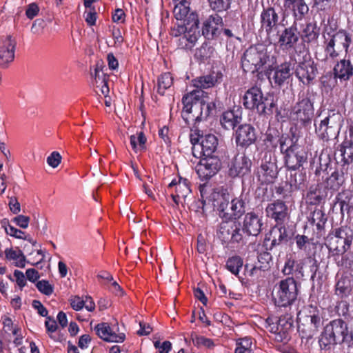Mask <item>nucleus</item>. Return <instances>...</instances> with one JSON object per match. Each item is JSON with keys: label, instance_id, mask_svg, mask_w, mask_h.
<instances>
[{"label": "nucleus", "instance_id": "nucleus-1", "mask_svg": "<svg viewBox=\"0 0 353 353\" xmlns=\"http://www.w3.org/2000/svg\"><path fill=\"white\" fill-rule=\"evenodd\" d=\"M207 93L201 90H193L182 98L183 105L181 116L186 124L196 123L206 119L216 110L214 102H205Z\"/></svg>", "mask_w": 353, "mask_h": 353}, {"label": "nucleus", "instance_id": "nucleus-2", "mask_svg": "<svg viewBox=\"0 0 353 353\" xmlns=\"http://www.w3.org/2000/svg\"><path fill=\"white\" fill-rule=\"evenodd\" d=\"M281 152L284 154L285 164L288 170L299 169L307 159V153L298 140L282 136L279 139Z\"/></svg>", "mask_w": 353, "mask_h": 353}, {"label": "nucleus", "instance_id": "nucleus-3", "mask_svg": "<svg viewBox=\"0 0 353 353\" xmlns=\"http://www.w3.org/2000/svg\"><path fill=\"white\" fill-rule=\"evenodd\" d=\"M353 240L350 228L342 226L333 229L325 238V245L333 259L344 254L350 249Z\"/></svg>", "mask_w": 353, "mask_h": 353}, {"label": "nucleus", "instance_id": "nucleus-4", "mask_svg": "<svg viewBox=\"0 0 353 353\" xmlns=\"http://www.w3.org/2000/svg\"><path fill=\"white\" fill-rule=\"evenodd\" d=\"M270 61L268 48L263 44H257L248 48L241 58V66L244 72L262 73Z\"/></svg>", "mask_w": 353, "mask_h": 353}, {"label": "nucleus", "instance_id": "nucleus-5", "mask_svg": "<svg viewBox=\"0 0 353 353\" xmlns=\"http://www.w3.org/2000/svg\"><path fill=\"white\" fill-rule=\"evenodd\" d=\"M347 335V324L342 319H335L324 328L319 343L322 350H330L336 343L343 342Z\"/></svg>", "mask_w": 353, "mask_h": 353}, {"label": "nucleus", "instance_id": "nucleus-6", "mask_svg": "<svg viewBox=\"0 0 353 353\" xmlns=\"http://www.w3.org/2000/svg\"><path fill=\"white\" fill-rule=\"evenodd\" d=\"M351 41L350 35L344 30L328 35L327 38L325 37V60H334L343 52H347Z\"/></svg>", "mask_w": 353, "mask_h": 353}, {"label": "nucleus", "instance_id": "nucleus-7", "mask_svg": "<svg viewBox=\"0 0 353 353\" xmlns=\"http://www.w3.org/2000/svg\"><path fill=\"white\" fill-rule=\"evenodd\" d=\"M297 292V284L294 278L288 277L281 281L272 292L275 305L279 307L291 305L296 299Z\"/></svg>", "mask_w": 353, "mask_h": 353}, {"label": "nucleus", "instance_id": "nucleus-8", "mask_svg": "<svg viewBox=\"0 0 353 353\" xmlns=\"http://www.w3.org/2000/svg\"><path fill=\"white\" fill-rule=\"evenodd\" d=\"M341 116L339 113L332 112L319 124L315 123L316 133L323 141L335 139L340 131Z\"/></svg>", "mask_w": 353, "mask_h": 353}, {"label": "nucleus", "instance_id": "nucleus-9", "mask_svg": "<svg viewBox=\"0 0 353 353\" xmlns=\"http://www.w3.org/2000/svg\"><path fill=\"white\" fill-rule=\"evenodd\" d=\"M294 70L295 77L304 85L310 86L315 83L318 68L310 57H304L302 61L296 62Z\"/></svg>", "mask_w": 353, "mask_h": 353}, {"label": "nucleus", "instance_id": "nucleus-10", "mask_svg": "<svg viewBox=\"0 0 353 353\" xmlns=\"http://www.w3.org/2000/svg\"><path fill=\"white\" fill-rule=\"evenodd\" d=\"M260 23L263 30L267 34L268 39L272 41H275L276 33H279V27L281 25L279 12L273 7L263 8L260 15Z\"/></svg>", "mask_w": 353, "mask_h": 353}, {"label": "nucleus", "instance_id": "nucleus-11", "mask_svg": "<svg viewBox=\"0 0 353 353\" xmlns=\"http://www.w3.org/2000/svg\"><path fill=\"white\" fill-rule=\"evenodd\" d=\"M278 173L276 159L265 153L260 166L255 171L257 179L261 183H270L277 177Z\"/></svg>", "mask_w": 353, "mask_h": 353}, {"label": "nucleus", "instance_id": "nucleus-12", "mask_svg": "<svg viewBox=\"0 0 353 353\" xmlns=\"http://www.w3.org/2000/svg\"><path fill=\"white\" fill-rule=\"evenodd\" d=\"M199 24V20L197 14L192 13L187 19V25L190 26L188 31L178 40V47L179 48L191 50L195 46L200 37Z\"/></svg>", "mask_w": 353, "mask_h": 353}, {"label": "nucleus", "instance_id": "nucleus-13", "mask_svg": "<svg viewBox=\"0 0 353 353\" xmlns=\"http://www.w3.org/2000/svg\"><path fill=\"white\" fill-rule=\"evenodd\" d=\"M291 118L302 125H307L311 122L314 116L313 103L308 97L299 99L293 107L291 112Z\"/></svg>", "mask_w": 353, "mask_h": 353}, {"label": "nucleus", "instance_id": "nucleus-14", "mask_svg": "<svg viewBox=\"0 0 353 353\" xmlns=\"http://www.w3.org/2000/svg\"><path fill=\"white\" fill-rule=\"evenodd\" d=\"M218 145V139L214 134H208L201 136L198 143H193L192 148V155L196 158L214 156Z\"/></svg>", "mask_w": 353, "mask_h": 353}, {"label": "nucleus", "instance_id": "nucleus-15", "mask_svg": "<svg viewBox=\"0 0 353 353\" xmlns=\"http://www.w3.org/2000/svg\"><path fill=\"white\" fill-rule=\"evenodd\" d=\"M196 166V172L202 180L214 176L221 168V160L216 156L203 157Z\"/></svg>", "mask_w": 353, "mask_h": 353}, {"label": "nucleus", "instance_id": "nucleus-16", "mask_svg": "<svg viewBox=\"0 0 353 353\" xmlns=\"http://www.w3.org/2000/svg\"><path fill=\"white\" fill-rule=\"evenodd\" d=\"M201 201L203 205H205L208 201H212L214 207L221 209L222 203L226 201V196H230L226 190L224 189H212L208 185H201L199 188Z\"/></svg>", "mask_w": 353, "mask_h": 353}, {"label": "nucleus", "instance_id": "nucleus-17", "mask_svg": "<svg viewBox=\"0 0 353 353\" xmlns=\"http://www.w3.org/2000/svg\"><path fill=\"white\" fill-rule=\"evenodd\" d=\"M252 161L243 154H236L229 164L228 174L231 177L243 176L251 171Z\"/></svg>", "mask_w": 353, "mask_h": 353}, {"label": "nucleus", "instance_id": "nucleus-18", "mask_svg": "<svg viewBox=\"0 0 353 353\" xmlns=\"http://www.w3.org/2000/svg\"><path fill=\"white\" fill-rule=\"evenodd\" d=\"M94 330L97 336L106 342L122 343L125 339V335L123 333H117L114 330V325L110 327L108 323L97 324Z\"/></svg>", "mask_w": 353, "mask_h": 353}, {"label": "nucleus", "instance_id": "nucleus-19", "mask_svg": "<svg viewBox=\"0 0 353 353\" xmlns=\"http://www.w3.org/2000/svg\"><path fill=\"white\" fill-rule=\"evenodd\" d=\"M274 38V41L278 39L277 43L281 48L288 50L294 48L299 41V32H297L296 27L292 25L289 28H285L280 34L276 33Z\"/></svg>", "mask_w": 353, "mask_h": 353}, {"label": "nucleus", "instance_id": "nucleus-20", "mask_svg": "<svg viewBox=\"0 0 353 353\" xmlns=\"http://www.w3.org/2000/svg\"><path fill=\"white\" fill-rule=\"evenodd\" d=\"M223 25V19L217 14L210 15L203 22L202 34L208 39H212L220 32L219 27Z\"/></svg>", "mask_w": 353, "mask_h": 353}, {"label": "nucleus", "instance_id": "nucleus-21", "mask_svg": "<svg viewBox=\"0 0 353 353\" xmlns=\"http://www.w3.org/2000/svg\"><path fill=\"white\" fill-rule=\"evenodd\" d=\"M16 41L11 36L6 37L0 42V65L6 68L14 59Z\"/></svg>", "mask_w": 353, "mask_h": 353}, {"label": "nucleus", "instance_id": "nucleus-22", "mask_svg": "<svg viewBox=\"0 0 353 353\" xmlns=\"http://www.w3.org/2000/svg\"><path fill=\"white\" fill-rule=\"evenodd\" d=\"M298 318L300 321L303 320L305 323L310 326V330L313 332L317 331L321 325V318L319 310L316 307L309 305L299 313Z\"/></svg>", "mask_w": 353, "mask_h": 353}, {"label": "nucleus", "instance_id": "nucleus-23", "mask_svg": "<svg viewBox=\"0 0 353 353\" xmlns=\"http://www.w3.org/2000/svg\"><path fill=\"white\" fill-rule=\"evenodd\" d=\"M256 139L255 130L249 124L241 125L236 131V142L240 146L248 147Z\"/></svg>", "mask_w": 353, "mask_h": 353}, {"label": "nucleus", "instance_id": "nucleus-24", "mask_svg": "<svg viewBox=\"0 0 353 353\" xmlns=\"http://www.w3.org/2000/svg\"><path fill=\"white\" fill-rule=\"evenodd\" d=\"M223 74L220 71L212 72L210 74L201 76L192 81L195 90L208 89L222 81Z\"/></svg>", "mask_w": 353, "mask_h": 353}, {"label": "nucleus", "instance_id": "nucleus-25", "mask_svg": "<svg viewBox=\"0 0 353 353\" xmlns=\"http://www.w3.org/2000/svg\"><path fill=\"white\" fill-rule=\"evenodd\" d=\"M267 215L277 223L283 222L288 215V208L285 202L276 200L269 203L265 209Z\"/></svg>", "mask_w": 353, "mask_h": 353}, {"label": "nucleus", "instance_id": "nucleus-26", "mask_svg": "<svg viewBox=\"0 0 353 353\" xmlns=\"http://www.w3.org/2000/svg\"><path fill=\"white\" fill-rule=\"evenodd\" d=\"M262 225L258 215L254 212H248L244 217L242 230L249 236H257L261 230Z\"/></svg>", "mask_w": 353, "mask_h": 353}, {"label": "nucleus", "instance_id": "nucleus-27", "mask_svg": "<svg viewBox=\"0 0 353 353\" xmlns=\"http://www.w3.org/2000/svg\"><path fill=\"white\" fill-rule=\"evenodd\" d=\"M264 96L261 88L252 87L243 96V105L247 109L256 110Z\"/></svg>", "mask_w": 353, "mask_h": 353}, {"label": "nucleus", "instance_id": "nucleus-28", "mask_svg": "<svg viewBox=\"0 0 353 353\" xmlns=\"http://www.w3.org/2000/svg\"><path fill=\"white\" fill-rule=\"evenodd\" d=\"M334 74L341 81H347L353 75V65L350 60L341 59L334 68Z\"/></svg>", "mask_w": 353, "mask_h": 353}, {"label": "nucleus", "instance_id": "nucleus-29", "mask_svg": "<svg viewBox=\"0 0 353 353\" xmlns=\"http://www.w3.org/2000/svg\"><path fill=\"white\" fill-rule=\"evenodd\" d=\"M270 235V238L272 239L270 250L272 249L273 247L279 245L282 243H287L289 240L287 229L285 226L281 225H277L272 228Z\"/></svg>", "mask_w": 353, "mask_h": 353}, {"label": "nucleus", "instance_id": "nucleus-30", "mask_svg": "<svg viewBox=\"0 0 353 353\" xmlns=\"http://www.w3.org/2000/svg\"><path fill=\"white\" fill-rule=\"evenodd\" d=\"M275 109L276 101L272 94L268 93L263 97L256 110L260 115L268 116L272 115Z\"/></svg>", "mask_w": 353, "mask_h": 353}, {"label": "nucleus", "instance_id": "nucleus-31", "mask_svg": "<svg viewBox=\"0 0 353 353\" xmlns=\"http://www.w3.org/2000/svg\"><path fill=\"white\" fill-rule=\"evenodd\" d=\"M292 74L291 63L290 62L281 63L275 68L273 77L274 83L278 85H281Z\"/></svg>", "mask_w": 353, "mask_h": 353}, {"label": "nucleus", "instance_id": "nucleus-32", "mask_svg": "<svg viewBox=\"0 0 353 353\" xmlns=\"http://www.w3.org/2000/svg\"><path fill=\"white\" fill-rule=\"evenodd\" d=\"M339 152L342 157L341 161L343 163V166L349 165L353 162V141L347 137L339 145Z\"/></svg>", "mask_w": 353, "mask_h": 353}, {"label": "nucleus", "instance_id": "nucleus-33", "mask_svg": "<svg viewBox=\"0 0 353 353\" xmlns=\"http://www.w3.org/2000/svg\"><path fill=\"white\" fill-rule=\"evenodd\" d=\"M174 4V7L173 9V14L174 17L177 21H180L182 22H187V19H188L189 16L192 13H194L192 12L190 13V3L179 2L176 0H172Z\"/></svg>", "mask_w": 353, "mask_h": 353}, {"label": "nucleus", "instance_id": "nucleus-34", "mask_svg": "<svg viewBox=\"0 0 353 353\" xmlns=\"http://www.w3.org/2000/svg\"><path fill=\"white\" fill-rule=\"evenodd\" d=\"M352 290V282L350 276L343 274L339 279L336 285V294L341 297L348 296Z\"/></svg>", "mask_w": 353, "mask_h": 353}, {"label": "nucleus", "instance_id": "nucleus-35", "mask_svg": "<svg viewBox=\"0 0 353 353\" xmlns=\"http://www.w3.org/2000/svg\"><path fill=\"white\" fill-rule=\"evenodd\" d=\"M173 186L176 187L175 190L178 196H181L183 199L186 198L191 192L190 183L186 179L180 177L178 181L176 180L172 181L169 187L172 188Z\"/></svg>", "mask_w": 353, "mask_h": 353}, {"label": "nucleus", "instance_id": "nucleus-36", "mask_svg": "<svg viewBox=\"0 0 353 353\" xmlns=\"http://www.w3.org/2000/svg\"><path fill=\"white\" fill-rule=\"evenodd\" d=\"M241 117L234 114L233 111L225 112L221 117V123L225 129H233L239 123Z\"/></svg>", "mask_w": 353, "mask_h": 353}, {"label": "nucleus", "instance_id": "nucleus-37", "mask_svg": "<svg viewBox=\"0 0 353 353\" xmlns=\"http://www.w3.org/2000/svg\"><path fill=\"white\" fill-rule=\"evenodd\" d=\"M289 171L290 177L288 180L290 186L295 189L301 188V186L304 184V182L306 180L305 173L299 170V169L295 170L294 171L289 170Z\"/></svg>", "mask_w": 353, "mask_h": 353}, {"label": "nucleus", "instance_id": "nucleus-38", "mask_svg": "<svg viewBox=\"0 0 353 353\" xmlns=\"http://www.w3.org/2000/svg\"><path fill=\"white\" fill-rule=\"evenodd\" d=\"M232 214H228L230 217H234V220L239 219L245 212V203L241 198H235L230 200Z\"/></svg>", "mask_w": 353, "mask_h": 353}, {"label": "nucleus", "instance_id": "nucleus-39", "mask_svg": "<svg viewBox=\"0 0 353 353\" xmlns=\"http://www.w3.org/2000/svg\"><path fill=\"white\" fill-rule=\"evenodd\" d=\"M146 137L143 132L130 137V145L132 150L137 152L145 148Z\"/></svg>", "mask_w": 353, "mask_h": 353}, {"label": "nucleus", "instance_id": "nucleus-40", "mask_svg": "<svg viewBox=\"0 0 353 353\" xmlns=\"http://www.w3.org/2000/svg\"><path fill=\"white\" fill-rule=\"evenodd\" d=\"M5 254L8 260L16 261V266L19 268L25 267L26 257L21 250L18 249L16 250L12 248L6 249L5 250Z\"/></svg>", "mask_w": 353, "mask_h": 353}, {"label": "nucleus", "instance_id": "nucleus-41", "mask_svg": "<svg viewBox=\"0 0 353 353\" xmlns=\"http://www.w3.org/2000/svg\"><path fill=\"white\" fill-rule=\"evenodd\" d=\"M345 181L344 173L343 171H334L327 180V185L331 189L338 190Z\"/></svg>", "mask_w": 353, "mask_h": 353}, {"label": "nucleus", "instance_id": "nucleus-42", "mask_svg": "<svg viewBox=\"0 0 353 353\" xmlns=\"http://www.w3.org/2000/svg\"><path fill=\"white\" fill-rule=\"evenodd\" d=\"M310 221L311 224L316 225L318 230H321L324 227L327 217L323 210L316 208L311 213Z\"/></svg>", "mask_w": 353, "mask_h": 353}, {"label": "nucleus", "instance_id": "nucleus-43", "mask_svg": "<svg viewBox=\"0 0 353 353\" xmlns=\"http://www.w3.org/2000/svg\"><path fill=\"white\" fill-rule=\"evenodd\" d=\"M334 260L339 267L353 271V252H345Z\"/></svg>", "mask_w": 353, "mask_h": 353}, {"label": "nucleus", "instance_id": "nucleus-44", "mask_svg": "<svg viewBox=\"0 0 353 353\" xmlns=\"http://www.w3.org/2000/svg\"><path fill=\"white\" fill-rule=\"evenodd\" d=\"M233 227L234 224L228 221L222 222L217 233L219 238L223 242L230 241L232 233L231 230H233Z\"/></svg>", "mask_w": 353, "mask_h": 353}, {"label": "nucleus", "instance_id": "nucleus-45", "mask_svg": "<svg viewBox=\"0 0 353 353\" xmlns=\"http://www.w3.org/2000/svg\"><path fill=\"white\" fill-rule=\"evenodd\" d=\"M293 14L296 20H301L309 11L304 0H297L293 4Z\"/></svg>", "mask_w": 353, "mask_h": 353}, {"label": "nucleus", "instance_id": "nucleus-46", "mask_svg": "<svg viewBox=\"0 0 353 353\" xmlns=\"http://www.w3.org/2000/svg\"><path fill=\"white\" fill-rule=\"evenodd\" d=\"M172 85V77L171 74L165 72L158 78L157 92L163 95L165 91Z\"/></svg>", "mask_w": 353, "mask_h": 353}, {"label": "nucleus", "instance_id": "nucleus-47", "mask_svg": "<svg viewBox=\"0 0 353 353\" xmlns=\"http://www.w3.org/2000/svg\"><path fill=\"white\" fill-rule=\"evenodd\" d=\"M303 266L300 264L296 265V261L292 258H289L286 260L284 268L282 270V272L285 275H291L294 272H298L299 274H301L303 276L302 273Z\"/></svg>", "mask_w": 353, "mask_h": 353}, {"label": "nucleus", "instance_id": "nucleus-48", "mask_svg": "<svg viewBox=\"0 0 353 353\" xmlns=\"http://www.w3.org/2000/svg\"><path fill=\"white\" fill-rule=\"evenodd\" d=\"M319 36L318 30H316V26L314 23H307L305 27L303 30L302 37L305 41L311 42L317 39Z\"/></svg>", "mask_w": 353, "mask_h": 353}, {"label": "nucleus", "instance_id": "nucleus-49", "mask_svg": "<svg viewBox=\"0 0 353 353\" xmlns=\"http://www.w3.org/2000/svg\"><path fill=\"white\" fill-rule=\"evenodd\" d=\"M243 266V260L239 256L230 257L226 262L227 269L232 274L237 275Z\"/></svg>", "mask_w": 353, "mask_h": 353}, {"label": "nucleus", "instance_id": "nucleus-50", "mask_svg": "<svg viewBox=\"0 0 353 353\" xmlns=\"http://www.w3.org/2000/svg\"><path fill=\"white\" fill-rule=\"evenodd\" d=\"M295 241L298 248L304 252L310 251L311 245H314L313 239L308 238L305 235L297 234L295 236Z\"/></svg>", "mask_w": 353, "mask_h": 353}, {"label": "nucleus", "instance_id": "nucleus-51", "mask_svg": "<svg viewBox=\"0 0 353 353\" xmlns=\"http://www.w3.org/2000/svg\"><path fill=\"white\" fill-rule=\"evenodd\" d=\"M213 49L208 42H204L201 46L196 50L194 57L199 60H205L210 57Z\"/></svg>", "mask_w": 353, "mask_h": 353}, {"label": "nucleus", "instance_id": "nucleus-52", "mask_svg": "<svg viewBox=\"0 0 353 353\" xmlns=\"http://www.w3.org/2000/svg\"><path fill=\"white\" fill-rule=\"evenodd\" d=\"M258 265L263 271H265L270 268L272 261V255L268 252H263L258 255Z\"/></svg>", "mask_w": 353, "mask_h": 353}, {"label": "nucleus", "instance_id": "nucleus-53", "mask_svg": "<svg viewBox=\"0 0 353 353\" xmlns=\"http://www.w3.org/2000/svg\"><path fill=\"white\" fill-rule=\"evenodd\" d=\"M226 201L225 200V203H222L221 206V209L219 210V216L227 221L234 219V217H230L228 214H232L233 211H232V207L230 204V201L231 200L230 196H226Z\"/></svg>", "mask_w": 353, "mask_h": 353}, {"label": "nucleus", "instance_id": "nucleus-54", "mask_svg": "<svg viewBox=\"0 0 353 353\" xmlns=\"http://www.w3.org/2000/svg\"><path fill=\"white\" fill-rule=\"evenodd\" d=\"M211 8L217 12L227 10L230 7L231 0H209Z\"/></svg>", "mask_w": 353, "mask_h": 353}, {"label": "nucleus", "instance_id": "nucleus-55", "mask_svg": "<svg viewBox=\"0 0 353 353\" xmlns=\"http://www.w3.org/2000/svg\"><path fill=\"white\" fill-rule=\"evenodd\" d=\"M192 339L193 344L198 347L204 346L208 348H212L214 346V341L212 339L203 336L195 335L192 336Z\"/></svg>", "mask_w": 353, "mask_h": 353}, {"label": "nucleus", "instance_id": "nucleus-56", "mask_svg": "<svg viewBox=\"0 0 353 353\" xmlns=\"http://www.w3.org/2000/svg\"><path fill=\"white\" fill-rule=\"evenodd\" d=\"M190 26L187 25V22L178 23L171 29V34L175 37H181L184 35L186 32L188 31Z\"/></svg>", "mask_w": 353, "mask_h": 353}, {"label": "nucleus", "instance_id": "nucleus-57", "mask_svg": "<svg viewBox=\"0 0 353 353\" xmlns=\"http://www.w3.org/2000/svg\"><path fill=\"white\" fill-rule=\"evenodd\" d=\"M36 286L38 290L42 294L50 296L54 292V287L46 280H41L37 283Z\"/></svg>", "mask_w": 353, "mask_h": 353}, {"label": "nucleus", "instance_id": "nucleus-58", "mask_svg": "<svg viewBox=\"0 0 353 353\" xmlns=\"http://www.w3.org/2000/svg\"><path fill=\"white\" fill-rule=\"evenodd\" d=\"M61 156L58 152H52L47 158L48 164L53 168L58 167L61 161Z\"/></svg>", "mask_w": 353, "mask_h": 353}, {"label": "nucleus", "instance_id": "nucleus-59", "mask_svg": "<svg viewBox=\"0 0 353 353\" xmlns=\"http://www.w3.org/2000/svg\"><path fill=\"white\" fill-rule=\"evenodd\" d=\"M231 232L232 233L230 241L232 243H240L243 241V237L241 230L238 225L234 224L233 230H231Z\"/></svg>", "mask_w": 353, "mask_h": 353}, {"label": "nucleus", "instance_id": "nucleus-60", "mask_svg": "<svg viewBox=\"0 0 353 353\" xmlns=\"http://www.w3.org/2000/svg\"><path fill=\"white\" fill-rule=\"evenodd\" d=\"M19 227L21 228H27L30 222V217L24 215H18L12 219Z\"/></svg>", "mask_w": 353, "mask_h": 353}, {"label": "nucleus", "instance_id": "nucleus-61", "mask_svg": "<svg viewBox=\"0 0 353 353\" xmlns=\"http://www.w3.org/2000/svg\"><path fill=\"white\" fill-rule=\"evenodd\" d=\"M5 230L7 234H9L12 236H14L17 239H23L24 235V232L14 227L8 225V227L5 228Z\"/></svg>", "mask_w": 353, "mask_h": 353}, {"label": "nucleus", "instance_id": "nucleus-62", "mask_svg": "<svg viewBox=\"0 0 353 353\" xmlns=\"http://www.w3.org/2000/svg\"><path fill=\"white\" fill-rule=\"evenodd\" d=\"M45 26V21L43 19H37L34 21L31 29L33 33L39 34L44 29Z\"/></svg>", "mask_w": 353, "mask_h": 353}, {"label": "nucleus", "instance_id": "nucleus-63", "mask_svg": "<svg viewBox=\"0 0 353 353\" xmlns=\"http://www.w3.org/2000/svg\"><path fill=\"white\" fill-rule=\"evenodd\" d=\"M85 14V20L86 23L90 26L95 25L97 20V12H95L94 8H91L90 11L86 12Z\"/></svg>", "mask_w": 353, "mask_h": 353}, {"label": "nucleus", "instance_id": "nucleus-64", "mask_svg": "<svg viewBox=\"0 0 353 353\" xmlns=\"http://www.w3.org/2000/svg\"><path fill=\"white\" fill-rule=\"evenodd\" d=\"M39 11V6H37V4L32 3L28 6V7L26 11V14L28 18L31 19L37 15Z\"/></svg>", "mask_w": 353, "mask_h": 353}]
</instances>
